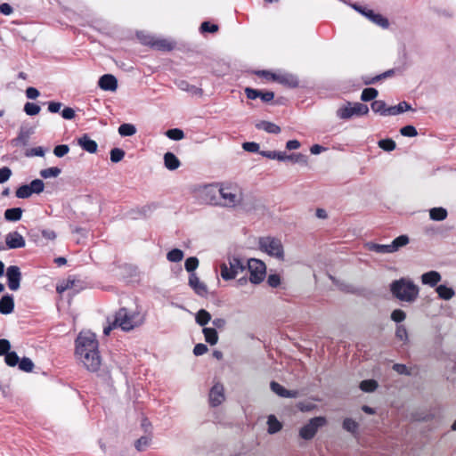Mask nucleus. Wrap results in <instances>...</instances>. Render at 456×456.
Returning <instances> with one entry per match:
<instances>
[{
	"label": "nucleus",
	"instance_id": "obj_1",
	"mask_svg": "<svg viewBox=\"0 0 456 456\" xmlns=\"http://www.w3.org/2000/svg\"><path fill=\"white\" fill-rule=\"evenodd\" d=\"M76 355L89 371H97L101 365L96 336L82 331L76 339Z\"/></svg>",
	"mask_w": 456,
	"mask_h": 456
},
{
	"label": "nucleus",
	"instance_id": "obj_2",
	"mask_svg": "<svg viewBox=\"0 0 456 456\" xmlns=\"http://www.w3.org/2000/svg\"><path fill=\"white\" fill-rule=\"evenodd\" d=\"M144 322V315L137 309L120 308L116 312L112 325L124 331H130Z\"/></svg>",
	"mask_w": 456,
	"mask_h": 456
},
{
	"label": "nucleus",
	"instance_id": "obj_3",
	"mask_svg": "<svg viewBox=\"0 0 456 456\" xmlns=\"http://www.w3.org/2000/svg\"><path fill=\"white\" fill-rule=\"evenodd\" d=\"M242 188L236 183L224 182L219 183V207L235 208L243 201Z\"/></svg>",
	"mask_w": 456,
	"mask_h": 456
},
{
	"label": "nucleus",
	"instance_id": "obj_4",
	"mask_svg": "<svg viewBox=\"0 0 456 456\" xmlns=\"http://www.w3.org/2000/svg\"><path fill=\"white\" fill-rule=\"evenodd\" d=\"M392 294L399 300L413 303L419 297V288L411 279L401 278L390 285Z\"/></svg>",
	"mask_w": 456,
	"mask_h": 456
},
{
	"label": "nucleus",
	"instance_id": "obj_5",
	"mask_svg": "<svg viewBox=\"0 0 456 456\" xmlns=\"http://www.w3.org/2000/svg\"><path fill=\"white\" fill-rule=\"evenodd\" d=\"M228 264L220 265V275L224 281L233 280L240 273H242L247 265L243 260L235 255L227 256Z\"/></svg>",
	"mask_w": 456,
	"mask_h": 456
},
{
	"label": "nucleus",
	"instance_id": "obj_6",
	"mask_svg": "<svg viewBox=\"0 0 456 456\" xmlns=\"http://www.w3.org/2000/svg\"><path fill=\"white\" fill-rule=\"evenodd\" d=\"M194 191L197 197L204 203L219 206V183L199 185Z\"/></svg>",
	"mask_w": 456,
	"mask_h": 456
},
{
	"label": "nucleus",
	"instance_id": "obj_7",
	"mask_svg": "<svg viewBox=\"0 0 456 456\" xmlns=\"http://www.w3.org/2000/svg\"><path fill=\"white\" fill-rule=\"evenodd\" d=\"M259 248L271 256L283 259L284 250L281 241L273 237H261L258 240Z\"/></svg>",
	"mask_w": 456,
	"mask_h": 456
},
{
	"label": "nucleus",
	"instance_id": "obj_8",
	"mask_svg": "<svg viewBox=\"0 0 456 456\" xmlns=\"http://www.w3.org/2000/svg\"><path fill=\"white\" fill-rule=\"evenodd\" d=\"M369 108L366 104L361 102H347L337 110V117L340 119H349L354 116H363L368 114Z\"/></svg>",
	"mask_w": 456,
	"mask_h": 456
},
{
	"label": "nucleus",
	"instance_id": "obj_9",
	"mask_svg": "<svg viewBox=\"0 0 456 456\" xmlns=\"http://www.w3.org/2000/svg\"><path fill=\"white\" fill-rule=\"evenodd\" d=\"M247 267L250 273V282L258 284L264 281L266 274V266L263 261L256 258H250L248 260Z\"/></svg>",
	"mask_w": 456,
	"mask_h": 456
},
{
	"label": "nucleus",
	"instance_id": "obj_10",
	"mask_svg": "<svg viewBox=\"0 0 456 456\" xmlns=\"http://www.w3.org/2000/svg\"><path fill=\"white\" fill-rule=\"evenodd\" d=\"M327 423V419L325 417H315L309 420V422L301 428L299 431V436L305 440L312 439L318 429Z\"/></svg>",
	"mask_w": 456,
	"mask_h": 456
},
{
	"label": "nucleus",
	"instance_id": "obj_11",
	"mask_svg": "<svg viewBox=\"0 0 456 456\" xmlns=\"http://www.w3.org/2000/svg\"><path fill=\"white\" fill-rule=\"evenodd\" d=\"M7 284L11 290L17 291L20 286L21 273L17 265H11L6 270Z\"/></svg>",
	"mask_w": 456,
	"mask_h": 456
},
{
	"label": "nucleus",
	"instance_id": "obj_12",
	"mask_svg": "<svg viewBox=\"0 0 456 456\" xmlns=\"http://www.w3.org/2000/svg\"><path fill=\"white\" fill-rule=\"evenodd\" d=\"M224 401V388L221 383H216L209 392V403L212 407L220 405Z\"/></svg>",
	"mask_w": 456,
	"mask_h": 456
},
{
	"label": "nucleus",
	"instance_id": "obj_13",
	"mask_svg": "<svg viewBox=\"0 0 456 456\" xmlns=\"http://www.w3.org/2000/svg\"><path fill=\"white\" fill-rule=\"evenodd\" d=\"M5 243L10 249L24 248L26 245L24 238L18 232H9L5 236Z\"/></svg>",
	"mask_w": 456,
	"mask_h": 456
},
{
	"label": "nucleus",
	"instance_id": "obj_14",
	"mask_svg": "<svg viewBox=\"0 0 456 456\" xmlns=\"http://www.w3.org/2000/svg\"><path fill=\"white\" fill-rule=\"evenodd\" d=\"M189 285L191 289L200 297H206L208 295V287L202 282L196 273H191L189 276Z\"/></svg>",
	"mask_w": 456,
	"mask_h": 456
},
{
	"label": "nucleus",
	"instance_id": "obj_15",
	"mask_svg": "<svg viewBox=\"0 0 456 456\" xmlns=\"http://www.w3.org/2000/svg\"><path fill=\"white\" fill-rule=\"evenodd\" d=\"M273 80L291 88H295L298 86L297 77L289 73L273 75Z\"/></svg>",
	"mask_w": 456,
	"mask_h": 456
},
{
	"label": "nucleus",
	"instance_id": "obj_16",
	"mask_svg": "<svg viewBox=\"0 0 456 456\" xmlns=\"http://www.w3.org/2000/svg\"><path fill=\"white\" fill-rule=\"evenodd\" d=\"M98 85L104 91L114 92L118 88V80L113 75L105 74L100 77Z\"/></svg>",
	"mask_w": 456,
	"mask_h": 456
},
{
	"label": "nucleus",
	"instance_id": "obj_17",
	"mask_svg": "<svg viewBox=\"0 0 456 456\" xmlns=\"http://www.w3.org/2000/svg\"><path fill=\"white\" fill-rule=\"evenodd\" d=\"M441 280L442 276L436 271H429L421 275V282L430 287H436Z\"/></svg>",
	"mask_w": 456,
	"mask_h": 456
},
{
	"label": "nucleus",
	"instance_id": "obj_18",
	"mask_svg": "<svg viewBox=\"0 0 456 456\" xmlns=\"http://www.w3.org/2000/svg\"><path fill=\"white\" fill-rule=\"evenodd\" d=\"M78 145L89 153H94L97 151V143L95 141L89 138L87 134H84L77 140Z\"/></svg>",
	"mask_w": 456,
	"mask_h": 456
},
{
	"label": "nucleus",
	"instance_id": "obj_19",
	"mask_svg": "<svg viewBox=\"0 0 456 456\" xmlns=\"http://www.w3.org/2000/svg\"><path fill=\"white\" fill-rule=\"evenodd\" d=\"M32 134H33L32 128L21 127L19 132L18 136L12 140V144L15 146L26 145Z\"/></svg>",
	"mask_w": 456,
	"mask_h": 456
},
{
	"label": "nucleus",
	"instance_id": "obj_20",
	"mask_svg": "<svg viewBox=\"0 0 456 456\" xmlns=\"http://www.w3.org/2000/svg\"><path fill=\"white\" fill-rule=\"evenodd\" d=\"M271 389L275 394L284 398H295L297 395V391L288 390L275 381L271 382Z\"/></svg>",
	"mask_w": 456,
	"mask_h": 456
},
{
	"label": "nucleus",
	"instance_id": "obj_21",
	"mask_svg": "<svg viewBox=\"0 0 456 456\" xmlns=\"http://www.w3.org/2000/svg\"><path fill=\"white\" fill-rule=\"evenodd\" d=\"M14 300L10 295L4 296L0 300V313L2 314H9L13 312Z\"/></svg>",
	"mask_w": 456,
	"mask_h": 456
},
{
	"label": "nucleus",
	"instance_id": "obj_22",
	"mask_svg": "<svg viewBox=\"0 0 456 456\" xmlns=\"http://www.w3.org/2000/svg\"><path fill=\"white\" fill-rule=\"evenodd\" d=\"M152 47L161 51H171L175 47V44L167 39H156L146 42Z\"/></svg>",
	"mask_w": 456,
	"mask_h": 456
},
{
	"label": "nucleus",
	"instance_id": "obj_23",
	"mask_svg": "<svg viewBox=\"0 0 456 456\" xmlns=\"http://www.w3.org/2000/svg\"><path fill=\"white\" fill-rule=\"evenodd\" d=\"M164 164L167 169L175 170L180 167V160L174 153L167 152L164 155Z\"/></svg>",
	"mask_w": 456,
	"mask_h": 456
},
{
	"label": "nucleus",
	"instance_id": "obj_24",
	"mask_svg": "<svg viewBox=\"0 0 456 456\" xmlns=\"http://www.w3.org/2000/svg\"><path fill=\"white\" fill-rule=\"evenodd\" d=\"M436 291L438 294L439 298L444 299V300H450L455 295L453 289L449 288L445 285L436 286Z\"/></svg>",
	"mask_w": 456,
	"mask_h": 456
},
{
	"label": "nucleus",
	"instance_id": "obj_25",
	"mask_svg": "<svg viewBox=\"0 0 456 456\" xmlns=\"http://www.w3.org/2000/svg\"><path fill=\"white\" fill-rule=\"evenodd\" d=\"M257 129L264 130L269 134H279L281 127L274 123L269 121H261L256 125Z\"/></svg>",
	"mask_w": 456,
	"mask_h": 456
},
{
	"label": "nucleus",
	"instance_id": "obj_26",
	"mask_svg": "<svg viewBox=\"0 0 456 456\" xmlns=\"http://www.w3.org/2000/svg\"><path fill=\"white\" fill-rule=\"evenodd\" d=\"M367 248L370 251H374L376 253H379V254H387V253H393L394 250L392 248V245L391 244H387V245H381V244H377V243H368L366 245Z\"/></svg>",
	"mask_w": 456,
	"mask_h": 456
},
{
	"label": "nucleus",
	"instance_id": "obj_27",
	"mask_svg": "<svg viewBox=\"0 0 456 456\" xmlns=\"http://www.w3.org/2000/svg\"><path fill=\"white\" fill-rule=\"evenodd\" d=\"M205 340L211 346L216 345L218 342V334L215 328L204 327L202 330Z\"/></svg>",
	"mask_w": 456,
	"mask_h": 456
},
{
	"label": "nucleus",
	"instance_id": "obj_28",
	"mask_svg": "<svg viewBox=\"0 0 456 456\" xmlns=\"http://www.w3.org/2000/svg\"><path fill=\"white\" fill-rule=\"evenodd\" d=\"M410 110H411V105L407 102L403 101L395 106L388 107L387 113L389 116H395Z\"/></svg>",
	"mask_w": 456,
	"mask_h": 456
},
{
	"label": "nucleus",
	"instance_id": "obj_29",
	"mask_svg": "<svg viewBox=\"0 0 456 456\" xmlns=\"http://www.w3.org/2000/svg\"><path fill=\"white\" fill-rule=\"evenodd\" d=\"M447 216V210L442 207L433 208L429 210V217L434 221H443Z\"/></svg>",
	"mask_w": 456,
	"mask_h": 456
},
{
	"label": "nucleus",
	"instance_id": "obj_30",
	"mask_svg": "<svg viewBox=\"0 0 456 456\" xmlns=\"http://www.w3.org/2000/svg\"><path fill=\"white\" fill-rule=\"evenodd\" d=\"M176 85L179 89L188 92V93H191V94H199V95L202 94V90L200 88H199L193 85H190L185 80H181Z\"/></svg>",
	"mask_w": 456,
	"mask_h": 456
},
{
	"label": "nucleus",
	"instance_id": "obj_31",
	"mask_svg": "<svg viewBox=\"0 0 456 456\" xmlns=\"http://www.w3.org/2000/svg\"><path fill=\"white\" fill-rule=\"evenodd\" d=\"M195 321L200 326L205 327L211 321V314L205 309L197 312Z\"/></svg>",
	"mask_w": 456,
	"mask_h": 456
},
{
	"label": "nucleus",
	"instance_id": "obj_32",
	"mask_svg": "<svg viewBox=\"0 0 456 456\" xmlns=\"http://www.w3.org/2000/svg\"><path fill=\"white\" fill-rule=\"evenodd\" d=\"M22 216V209L20 208H8L4 212V218L8 221H19Z\"/></svg>",
	"mask_w": 456,
	"mask_h": 456
},
{
	"label": "nucleus",
	"instance_id": "obj_33",
	"mask_svg": "<svg viewBox=\"0 0 456 456\" xmlns=\"http://www.w3.org/2000/svg\"><path fill=\"white\" fill-rule=\"evenodd\" d=\"M370 107H371V110L375 113H379L382 116H389L387 113L388 107H387V104L384 101H381V100L374 101L371 102Z\"/></svg>",
	"mask_w": 456,
	"mask_h": 456
},
{
	"label": "nucleus",
	"instance_id": "obj_34",
	"mask_svg": "<svg viewBox=\"0 0 456 456\" xmlns=\"http://www.w3.org/2000/svg\"><path fill=\"white\" fill-rule=\"evenodd\" d=\"M267 425V431L269 434H275L279 432L282 428L281 423L273 415H270L268 417Z\"/></svg>",
	"mask_w": 456,
	"mask_h": 456
},
{
	"label": "nucleus",
	"instance_id": "obj_35",
	"mask_svg": "<svg viewBox=\"0 0 456 456\" xmlns=\"http://www.w3.org/2000/svg\"><path fill=\"white\" fill-rule=\"evenodd\" d=\"M278 155L276 156V159L279 160H291L294 162L305 161L306 157L302 154H291L287 155L285 152L277 151Z\"/></svg>",
	"mask_w": 456,
	"mask_h": 456
},
{
	"label": "nucleus",
	"instance_id": "obj_36",
	"mask_svg": "<svg viewBox=\"0 0 456 456\" xmlns=\"http://www.w3.org/2000/svg\"><path fill=\"white\" fill-rule=\"evenodd\" d=\"M118 133L122 136H132L136 133V128L132 124L125 123L119 126Z\"/></svg>",
	"mask_w": 456,
	"mask_h": 456
},
{
	"label": "nucleus",
	"instance_id": "obj_37",
	"mask_svg": "<svg viewBox=\"0 0 456 456\" xmlns=\"http://www.w3.org/2000/svg\"><path fill=\"white\" fill-rule=\"evenodd\" d=\"M183 256V252L179 248H174L167 254V260L173 263H178L182 261Z\"/></svg>",
	"mask_w": 456,
	"mask_h": 456
},
{
	"label": "nucleus",
	"instance_id": "obj_38",
	"mask_svg": "<svg viewBox=\"0 0 456 456\" xmlns=\"http://www.w3.org/2000/svg\"><path fill=\"white\" fill-rule=\"evenodd\" d=\"M408 243L409 237L407 235H400L392 241L391 245L394 252H395L400 248L406 246Z\"/></svg>",
	"mask_w": 456,
	"mask_h": 456
},
{
	"label": "nucleus",
	"instance_id": "obj_39",
	"mask_svg": "<svg viewBox=\"0 0 456 456\" xmlns=\"http://www.w3.org/2000/svg\"><path fill=\"white\" fill-rule=\"evenodd\" d=\"M378 96V91L375 88L368 87L363 89L361 95V100L369 102L374 100Z\"/></svg>",
	"mask_w": 456,
	"mask_h": 456
},
{
	"label": "nucleus",
	"instance_id": "obj_40",
	"mask_svg": "<svg viewBox=\"0 0 456 456\" xmlns=\"http://www.w3.org/2000/svg\"><path fill=\"white\" fill-rule=\"evenodd\" d=\"M378 145L385 151H392L396 146L395 142L390 138L379 140Z\"/></svg>",
	"mask_w": 456,
	"mask_h": 456
},
{
	"label": "nucleus",
	"instance_id": "obj_41",
	"mask_svg": "<svg viewBox=\"0 0 456 456\" xmlns=\"http://www.w3.org/2000/svg\"><path fill=\"white\" fill-rule=\"evenodd\" d=\"M377 387L378 383L374 379H366L360 383V388L364 392H373Z\"/></svg>",
	"mask_w": 456,
	"mask_h": 456
},
{
	"label": "nucleus",
	"instance_id": "obj_42",
	"mask_svg": "<svg viewBox=\"0 0 456 456\" xmlns=\"http://www.w3.org/2000/svg\"><path fill=\"white\" fill-rule=\"evenodd\" d=\"M199 266V259L195 256L188 257L185 260L184 267L188 273H194L193 272L198 268Z\"/></svg>",
	"mask_w": 456,
	"mask_h": 456
},
{
	"label": "nucleus",
	"instance_id": "obj_43",
	"mask_svg": "<svg viewBox=\"0 0 456 456\" xmlns=\"http://www.w3.org/2000/svg\"><path fill=\"white\" fill-rule=\"evenodd\" d=\"M18 365H19V369L20 370H23L26 372H31L34 368L33 362L28 357H24L21 360H20Z\"/></svg>",
	"mask_w": 456,
	"mask_h": 456
},
{
	"label": "nucleus",
	"instance_id": "obj_44",
	"mask_svg": "<svg viewBox=\"0 0 456 456\" xmlns=\"http://www.w3.org/2000/svg\"><path fill=\"white\" fill-rule=\"evenodd\" d=\"M166 135L171 140L179 141L184 137V133L179 128H172L166 132Z\"/></svg>",
	"mask_w": 456,
	"mask_h": 456
},
{
	"label": "nucleus",
	"instance_id": "obj_45",
	"mask_svg": "<svg viewBox=\"0 0 456 456\" xmlns=\"http://www.w3.org/2000/svg\"><path fill=\"white\" fill-rule=\"evenodd\" d=\"M33 194L28 184L20 186L16 191V197L20 199H27Z\"/></svg>",
	"mask_w": 456,
	"mask_h": 456
},
{
	"label": "nucleus",
	"instance_id": "obj_46",
	"mask_svg": "<svg viewBox=\"0 0 456 456\" xmlns=\"http://www.w3.org/2000/svg\"><path fill=\"white\" fill-rule=\"evenodd\" d=\"M395 337L404 344L408 342V331L404 325H397L395 330Z\"/></svg>",
	"mask_w": 456,
	"mask_h": 456
},
{
	"label": "nucleus",
	"instance_id": "obj_47",
	"mask_svg": "<svg viewBox=\"0 0 456 456\" xmlns=\"http://www.w3.org/2000/svg\"><path fill=\"white\" fill-rule=\"evenodd\" d=\"M20 358L18 354L12 351L4 355V362L10 367H14L19 363Z\"/></svg>",
	"mask_w": 456,
	"mask_h": 456
},
{
	"label": "nucleus",
	"instance_id": "obj_48",
	"mask_svg": "<svg viewBox=\"0 0 456 456\" xmlns=\"http://www.w3.org/2000/svg\"><path fill=\"white\" fill-rule=\"evenodd\" d=\"M40 107L36 103L27 102L24 106V111L28 116H35L39 113Z\"/></svg>",
	"mask_w": 456,
	"mask_h": 456
},
{
	"label": "nucleus",
	"instance_id": "obj_49",
	"mask_svg": "<svg viewBox=\"0 0 456 456\" xmlns=\"http://www.w3.org/2000/svg\"><path fill=\"white\" fill-rule=\"evenodd\" d=\"M28 186L33 193H40L44 191L45 184L42 180L35 179L28 184Z\"/></svg>",
	"mask_w": 456,
	"mask_h": 456
},
{
	"label": "nucleus",
	"instance_id": "obj_50",
	"mask_svg": "<svg viewBox=\"0 0 456 456\" xmlns=\"http://www.w3.org/2000/svg\"><path fill=\"white\" fill-rule=\"evenodd\" d=\"M343 428L351 433H354L358 428V424L352 419L346 418L343 421Z\"/></svg>",
	"mask_w": 456,
	"mask_h": 456
},
{
	"label": "nucleus",
	"instance_id": "obj_51",
	"mask_svg": "<svg viewBox=\"0 0 456 456\" xmlns=\"http://www.w3.org/2000/svg\"><path fill=\"white\" fill-rule=\"evenodd\" d=\"M125 156V151L119 148H114L110 151V160L114 163L120 161Z\"/></svg>",
	"mask_w": 456,
	"mask_h": 456
},
{
	"label": "nucleus",
	"instance_id": "obj_52",
	"mask_svg": "<svg viewBox=\"0 0 456 456\" xmlns=\"http://www.w3.org/2000/svg\"><path fill=\"white\" fill-rule=\"evenodd\" d=\"M400 134L406 137H414L418 134L417 129L411 125L405 126L400 129Z\"/></svg>",
	"mask_w": 456,
	"mask_h": 456
},
{
	"label": "nucleus",
	"instance_id": "obj_53",
	"mask_svg": "<svg viewBox=\"0 0 456 456\" xmlns=\"http://www.w3.org/2000/svg\"><path fill=\"white\" fill-rule=\"evenodd\" d=\"M150 442H151V437L149 436H143L140 437L138 440H136L135 448L138 451H142L147 446H149Z\"/></svg>",
	"mask_w": 456,
	"mask_h": 456
},
{
	"label": "nucleus",
	"instance_id": "obj_54",
	"mask_svg": "<svg viewBox=\"0 0 456 456\" xmlns=\"http://www.w3.org/2000/svg\"><path fill=\"white\" fill-rule=\"evenodd\" d=\"M406 318V314L401 309H395L391 314V319L395 322H402Z\"/></svg>",
	"mask_w": 456,
	"mask_h": 456
},
{
	"label": "nucleus",
	"instance_id": "obj_55",
	"mask_svg": "<svg viewBox=\"0 0 456 456\" xmlns=\"http://www.w3.org/2000/svg\"><path fill=\"white\" fill-rule=\"evenodd\" d=\"M69 151V148L67 144H61V145H57L54 150H53V153L56 157L58 158H61L63 156H65Z\"/></svg>",
	"mask_w": 456,
	"mask_h": 456
},
{
	"label": "nucleus",
	"instance_id": "obj_56",
	"mask_svg": "<svg viewBox=\"0 0 456 456\" xmlns=\"http://www.w3.org/2000/svg\"><path fill=\"white\" fill-rule=\"evenodd\" d=\"M11 344L10 341L5 338L0 339V356L5 355L10 353Z\"/></svg>",
	"mask_w": 456,
	"mask_h": 456
},
{
	"label": "nucleus",
	"instance_id": "obj_57",
	"mask_svg": "<svg viewBox=\"0 0 456 456\" xmlns=\"http://www.w3.org/2000/svg\"><path fill=\"white\" fill-rule=\"evenodd\" d=\"M200 30L202 32H216L218 30V26L216 24H210L208 21H204L200 25Z\"/></svg>",
	"mask_w": 456,
	"mask_h": 456
},
{
	"label": "nucleus",
	"instance_id": "obj_58",
	"mask_svg": "<svg viewBox=\"0 0 456 456\" xmlns=\"http://www.w3.org/2000/svg\"><path fill=\"white\" fill-rule=\"evenodd\" d=\"M244 151L248 152H257L259 151V144L254 142H247L242 144Z\"/></svg>",
	"mask_w": 456,
	"mask_h": 456
},
{
	"label": "nucleus",
	"instance_id": "obj_59",
	"mask_svg": "<svg viewBox=\"0 0 456 456\" xmlns=\"http://www.w3.org/2000/svg\"><path fill=\"white\" fill-rule=\"evenodd\" d=\"M395 73V70L394 69H388L387 70L386 72L380 74V75H378L376 76L375 77H373L370 81H366L365 84H372V83H375L382 78H387L388 77H391L393 74Z\"/></svg>",
	"mask_w": 456,
	"mask_h": 456
},
{
	"label": "nucleus",
	"instance_id": "obj_60",
	"mask_svg": "<svg viewBox=\"0 0 456 456\" xmlns=\"http://www.w3.org/2000/svg\"><path fill=\"white\" fill-rule=\"evenodd\" d=\"M393 370L399 374L410 375L411 371L406 365L401 363H395L393 365Z\"/></svg>",
	"mask_w": 456,
	"mask_h": 456
},
{
	"label": "nucleus",
	"instance_id": "obj_61",
	"mask_svg": "<svg viewBox=\"0 0 456 456\" xmlns=\"http://www.w3.org/2000/svg\"><path fill=\"white\" fill-rule=\"evenodd\" d=\"M61 116L64 119H73L76 116L75 110L70 107H66L61 111Z\"/></svg>",
	"mask_w": 456,
	"mask_h": 456
},
{
	"label": "nucleus",
	"instance_id": "obj_62",
	"mask_svg": "<svg viewBox=\"0 0 456 456\" xmlns=\"http://www.w3.org/2000/svg\"><path fill=\"white\" fill-rule=\"evenodd\" d=\"M269 286L276 288L281 283V278L278 274H270L267 279Z\"/></svg>",
	"mask_w": 456,
	"mask_h": 456
},
{
	"label": "nucleus",
	"instance_id": "obj_63",
	"mask_svg": "<svg viewBox=\"0 0 456 456\" xmlns=\"http://www.w3.org/2000/svg\"><path fill=\"white\" fill-rule=\"evenodd\" d=\"M208 346L205 344H197L193 348V354L197 356L202 355L208 352Z\"/></svg>",
	"mask_w": 456,
	"mask_h": 456
},
{
	"label": "nucleus",
	"instance_id": "obj_64",
	"mask_svg": "<svg viewBox=\"0 0 456 456\" xmlns=\"http://www.w3.org/2000/svg\"><path fill=\"white\" fill-rule=\"evenodd\" d=\"M247 97L250 100H255L260 96V91L253 88L247 87L245 89Z\"/></svg>",
	"mask_w": 456,
	"mask_h": 456
}]
</instances>
